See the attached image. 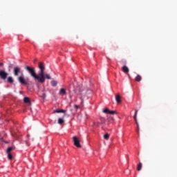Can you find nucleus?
I'll return each instance as SVG.
<instances>
[{
	"label": "nucleus",
	"mask_w": 177,
	"mask_h": 177,
	"mask_svg": "<svg viewBox=\"0 0 177 177\" xmlns=\"http://www.w3.org/2000/svg\"><path fill=\"white\" fill-rule=\"evenodd\" d=\"M137 117H138V110L136 109L135 110V114H134V120L136 121V124L137 125V132L138 133H139V123L138 122V119H137Z\"/></svg>",
	"instance_id": "423d86ee"
},
{
	"label": "nucleus",
	"mask_w": 177,
	"mask_h": 177,
	"mask_svg": "<svg viewBox=\"0 0 177 177\" xmlns=\"http://www.w3.org/2000/svg\"><path fill=\"white\" fill-rule=\"evenodd\" d=\"M101 124H106V119L104 118H100Z\"/></svg>",
	"instance_id": "aec40b11"
},
{
	"label": "nucleus",
	"mask_w": 177,
	"mask_h": 177,
	"mask_svg": "<svg viewBox=\"0 0 177 177\" xmlns=\"http://www.w3.org/2000/svg\"><path fill=\"white\" fill-rule=\"evenodd\" d=\"M8 75L9 73H8L6 71L3 70L0 71V78L1 80H6Z\"/></svg>",
	"instance_id": "7ed1b4c3"
},
{
	"label": "nucleus",
	"mask_w": 177,
	"mask_h": 177,
	"mask_svg": "<svg viewBox=\"0 0 177 177\" xmlns=\"http://www.w3.org/2000/svg\"><path fill=\"white\" fill-rule=\"evenodd\" d=\"M18 81L21 84V85H27V81L24 79V77L20 76L18 77Z\"/></svg>",
	"instance_id": "0eeeda50"
},
{
	"label": "nucleus",
	"mask_w": 177,
	"mask_h": 177,
	"mask_svg": "<svg viewBox=\"0 0 177 177\" xmlns=\"http://www.w3.org/2000/svg\"><path fill=\"white\" fill-rule=\"evenodd\" d=\"M115 100L118 104H120V103H121V95H120L119 94H117L115 95Z\"/></svg>",
	"instance_id": "1a4fd4ad"
},
{
	"label": "nucleus",
	"mask_w": 177,
	"mask_h": 177,
	"mask_svg": "<svg viewBox=\"0 0 177 177\" xmlns=\"http://www.w3.org/2000/svg\"><path fill=\"white\" fill-rule=\"evenodd\" d=\"M103 113H105L106 114H109L110 110H109V109L106 108L103 110Z\"/></svg>",
	"instance_id": "a211bd4d"
},
{
	"label": "nucleus",
	"mask_w": 177,
	"mask_h": 177,
	"mask_svg": "<svg viewBox=\"0 0 177 177\" xmlns=\"http://www.w3.org/2000/svg\"><path fill=\"white\" fill-rule=\"evenodd\" d=\"M122 71H123V73H124V74H128V73H129V68H127V66H124L122 68Z\"/></svg>",
	"instance_id": "6e6552de"
},
{
	"label": "nucleus",
	"mask_w": 177,
	"mask_h": 177,
	"mask_svg": "<svg viewBox=\"0 0 177 177\" xmlns=\"http://www.w3.org/2000/svg\"><path fill=\"white\" fill-rule=\"evenodd\" d=\"M13 67V65L12 64H10L9 66H8V71H10V69Z\"/></svg>",
	"instance_id": "393cba45"
},
{
	"label": "nucleus",
	"mask_w": 177,
	"mask_h": 177,
	"mask_svg": "<svg viewBox=\"0 0 177 177\" xmlns=\"http://www.w3.org/2000/svg\"><path fill=\"white\" fill-rule=\"evenodd\" d=\"M41 97H43V99H45V97H46V94L43 93V95H41Z\"/></svg>",
	"instance_id": "bb28decb"
},
{
	"label": "nucleus",
	"mask_w": 177,
	"mask_h": 177,
	"mask_svg": "<svg viewBox=\"0 0 177 177\" xmlns=\"http://www.w3.org/2000/svg\"><path fill=\"white\" fill-rule=\"evenodd\" d=\"M39 68L40 70L39 76L40 77V80H41V82L44 84L45 82V66H44L43 62L39 63Z\"/></svg>",
	"instance_id": "f03ea898"
},
{
	"label": "nucleus",
	"mask_w": 177,
	"mask_h": 177,
	"mask_svg": "<svg viewBox=\"0 0 177 177\" xmlns=\"http://www.w3.org/2000/svg\"><path fill=\"white\" fill-rule=\"evenodd\" d=\"M51 85H52V86H57V81L52 80L51 81Z\"/></svg>",
	"instance_id": "4468645a"
},
{
	"label": "nucleus",
	"mask_w": 177,
	"mask_h": 177,
	"mask_svg": "<svg viewBox=\"0 0 177 177\" xmlns=\"http://www.w3.org/2000/svg\"><path fill=\"white\" fill-rule=\"evenodd\" d=\"M24 103H28L29 106H31V101L30 100V98L28 97H25L24 98Z\"/></svg>",
	"instance_id": "9d476101"
},
{
	"label": "nucleus",
	"mask_w": 177,
	"mask_h": 177,
	"mask_svg": "<svg viewBox=\"0 0 177 177\" xmlns=\"http://www.w3.org/2000/svg\"><path fill=\"white\" fill-rule=\"evenodd\" d=\"M8 82H9V84H13V82H15V80H13V77L11 76H9L7 79Z\"/></svg>",
	"instance_id": "9b49d317"
},
{
	"label": "nucleus",
	"mask_w": 177,
	"mask_h": 177,
	"mask_svg": "<svg viewBox=\"0 0 177 177\" xmlns=\"http://www.w3.org/2000/svg\"><path fill=\"white\" fill-rule=\"evenodd\" d=\"M44 77H45V80H50L51 79V77H50V75H49V74H46V75H44Z\"/></svg>",
	"instance_id": "6ab92c4d"
},
{
	"label": "nucleus",
	"mask_w": 177,
	"mask_h": 177,
	"mask_svg": "<svg viewBox=\"0 0 177 177\" xmlns=\"http://www.w3.org/2000/svg\"><path fill=\"white\" fill-rule=\"evenodd\" d=\"M73 143L76 146V147H79L80 149H81L82 146H81V144H80V139H78V138H77V136H74L73 138Z\"/></svg>",
	"instance_id": "20e7f679"
},
{
	"label": "nucleus",
	"mask_w": 177,
	"mask_h": 177,
	"mask_svg": "<svg viewBox=\"0 0 177 177\" xmlns=\"http://www.w3.org/2000/svg\"><path fill=\"white\" fill-rule=\"evenodd\" d=\"M109 114H117V112L115 111H109Z\"/></svg>",
	"instance_id": "b1692460"
},
{
	"label": "nucleus",
	"mask_w": 177,
	"mask_h": 177,
	"mask_svg": "<svg viewBox=\"0 0 177 177\" xmlns=\"http://www.w3.org/2000/svg\"><path fill=\"white\" fill-rule=\"evenodd\" d=\"M102 123L101 122H97V123H94V124L96 126V127H100V124Z\"/></svg>",
	"instance_id": "a878e982"
},
{
	"label": "nucleus",
	"mask_w": 177,
	"mask_h": 177,
	"mask_svg": "<svg viewBox=\"0 0 177 177\" xmlns=\"http://www.w3.org/2000/svg\"><path fill=\"white\" fill-rule=\"evenodd\" d=\"M135 80L137 81V82H140V81H142V76H140V75H138Z\"/></svg>",
	"instance_id": "f8f14e48"
},
{
	"label": "nucleus",
	"mask_w": 177,
	"mask_h": 177,
	"mask_svg": "<svg viewBox=\"0 0 177 177\" xmlns=\"http://www.w3.org/2000/svg\"><path fill=\"white\" fill-rule=\"evenodd\" d=\"M8 160H12L13 158V156L11 153H8Z\"/></svg>",
	"instance_id": "5701e85b"
},
{
	"label": "nucleus",
	"mask_w": 177,
	"mask_h": 177,
	"mask_svg": "<svg viewBox=\"0 0 177 177\" xmlns=\"http://www.w3.org/2000/svg\"><path fill=\"white\" fill-rule=\"evenodd\" d=\"M109 138H110V135H109V133H106L105 135H104V138L106 140H109Z\"/></svg>",
	"instance_id": "412c9836"
},
{
	"label": "nucleus",
	"mask_w": 177,
	"mask_h": 177,
	"mask_svg": "<svg viewBox=\"0 0 177 177\" xmlns=\"http://www.w3.org/2000/svg\"><path fill=\"white\" fill-rule=\"evenodd\" d=\"M74 107L77 110V109H80V106L78 105H74Z\"/></svg>",
	"instance_id": "cd10ccee"
},
{
	"label": "nucleus",
	"mask_w": 177,
	"mask_h": 177,
	"mask_svg": "<svg viewBox=\"0 0 177 177\" xmlns=\"http://www.w3.org/2000/svg\"><path fill=\"white\" fill-rule=\"evenodd\" d=\"M137 170L138 171H141L142 170V162H139V164L137 166Z\"/></svg>",
	"instance_id": "dca6fc26"
},
{
	"label": "nucleus",
	"mask_w": 177,
	"mask_h": 177,
	"mask_svg": "<svg viewBox=\"0 0 177 177\" xmlns=\"http://www.w3.org/2000/svg\"><path fill=\"white\" fill-rule=\"evenodd\" d=\"M54 113H66V110L57 109V110L54 111Z\"/></svg>",
	"instance_id": "2eb2a0df"
},
{
	"label": "nucleus",
	"mask_w": 177,
	"mask_h": 177,
	"mask_svg": "<svg viewBox=\"0 0 177 177\" xmlns=\"http://www.w3.org/2000/svg\"><path fill=\"white\" fill-rule=\"evenodd\" d=\"M26 71L30 74L31 77L35 80V81H37L39 84H43L42 80H41V77L39 75H37V73H35V68L30 66H26Z\"/></svg>",
	"instance_id": "f257e3e1"
},
{
	"label": "nucleus",
	"mask_w": 177,
	"mask_h": 177,
	"mask_svg": "<svg viewBox=\"0 0 177 177\" xmlns=\"http://www.w3.org/2000/svg\"><path fill=\"white\" fill-rule=\"evenodd\" d=\"M34 63H37V59H34Z\"/></svg>",
	"instance_id": "c756f323"
},
{
	"label": "nucleus",
	"mask_w": 177,
	"mask_h": 177,
	"mask_svg": "<svg viewBox=\"0 0 177 177\" xmlns=\"http://www.w3.org/2000/svg\"><path fill=\"white\" fill-rule=\"evenodd\" d=\"M13 73H14V75L15 77H17L19 75V74H20V73H21V68H20V67H19V66H16L14 68Z\"/></svg>",
	"instance_id": "39448f33"
},
{
	"label": "nucleus",
	"mask_w": 177,
	"mask_h": 177,
	"mask_svg": "<svg viewBox=\"0 0 177 177\" xmlns=\"http://www.w3.org/2000/svg\"><path fill=\"white\" fill-rule=\"evenodd\" d=\"M12 150H13V147H8V149H7V153H10L9 152L10 151H12Z\"/></svg>",
	"instance_id": "4be33fe9"
},
{
	"label": "nucleus",
	"mask_w": 177,
	"mask_h": 177,
	"mask_svg": "<svg viewBox=\"0 0 177 177\" xmlns=\"http://www.w3.org/2000/svg\"><path fill=\"white\" fill-rule=\"evenodd\" d=\"M60 95H66L67 92L66 91V89L61 88L59 91Z\"/></svg>",
	"instance_id": "ddd939ff"
},
{
	"label": "nucleus",
	"mask_w": 177,
	"mask_h": 177,
	"mask_svg": "<svg viewBox=\"0 0 177 177\" xmlns=\"http://www.w3.org/2000/svg\"><path fill=\"white\" fill-rule=\"evenodd\" d=\"M0 66H1V67H3V63H1V62H0Z\"/></svg>",
	"instance_id": "c85d7f7f"
},
{
	"label": "nucleus",
	"mask_w": 177,
	"mask_h": 177,
	"mask_svg": "<svg viewBox=\"0 0 177 177\" xmlns=\"http://www.w3.org/2000/svg\"><path fill=\"white\" fill-rule=\"evenodd\" d=\"M64 122V120H63V118H59L58 119V124L59 125H62Z\"/></svg>",
	"instance_id": "f3484780"
}]
</instances>
